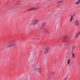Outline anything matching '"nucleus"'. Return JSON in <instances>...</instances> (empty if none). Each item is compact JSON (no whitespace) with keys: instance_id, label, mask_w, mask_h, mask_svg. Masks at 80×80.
I'll return each instance as SVG.
<instances>
[{"instance_id":"1","label":"nucleus","mask_w":80,"mask_h":80,"mask_svg":"<svg viewBox=\"0 0 80 80\" xmlns=\"http://www.w3.org/2000/svg\"><path fill=\"white\" fill-rule=\"evenodd\" d=\"M35 67V64H33L32 66V70L33 71H37L39 73H40L42 72V69L41 68H38Z\"/></svg>"},{"instance_id":"2","label":"nucleus","mask_w":80,"mask_h":80,"mask_svg":"<svg viewBox=\"0 0 80 80\" xmlns=\"http://www.w3.org/2000/svg\"><path fill=\"white\" fill-rule=\"evenodd\" d=\"M15 42H9L8 44L7 45V48H10V47H11L15 46Z\"/></svg>"},{"instance_id":"3","label":"nucleus","mask_w":80,"mask_h":80,"mask_svg":"<svg viewBox=\"0 0 80 80\" xmlns=\"http://www.w3.org/2000/svg\"><path fill=\"white\" fill-rule=\"evenodd\" d=\"M40 21L38 20H35V21L31 24V26H35L37 23H38Z\"/></svg>"},{"instance_id":"4","label":"nucleus","mask_w":80,"mask_h":80,"mask_svg":"<svg viewBox=\"0 0 80 80\" xmlns=\"http://www.w3.org/2000/svg\"><path fill=\"white\" fill-rule=\"evenodd\" d=\"M44 33L45 34H49V31H48V29L47 28L44 29Z\"/></svg>"},{"instance_id":"5","label":"nucleus","mask_w":80,"mask_h":80,"mask_svg":"<svg viewBox=\"0 0 80 80\" xmlns=\"http://www.w3.org/2000/svg\"><path fill=\"white\" fill-rule=\"evenodd\" d=\"M79 21L78 20H76L74 22V25L75 26H78L79 25Z\"/></svg>"},{"instance_id":"6","label":"nucleus","mask_w":80,"mask_h":80,"mask_svg":"<svg viewBox=\"0 0 80 80\" xmlns=\"http://www.w3.org/2000/svg\"><path fill=\"white\" fill-rule=\"evenodd\" d=\"M50 49V48H46L45 49V51L44 53L45 54H47L48 53V50Z\"/></svg>"},{"instance_id":"7","label":"nucleus","mask_w":80,"mask_h":80,"mask_svg":"<svg viewBox=\"0 0 80 80\" xmlns=\"http://www.w3.org/2000/svg\"><path fill=\"white\" fill-rule=\"evenodd\" d=\"M63 2V1H58L57 2L58 3H59L60 4L62 3Z\"/></svg>"},{"instance_id":"8","label":"nucleus","mask_w":80,"mask_h":80,"mask_svg":"<svg viewBox=\"0 0 80 80\" xmlns=\"http://www.w3.org/2000/svg\"><path fill=\"white\" fill-rule=\"evenodd\" d=\"M73 16H71V19L70 20V22H72V21L73 20Z\"/></svg>"},{"instance_id":"9","label":"nucleus","mask_w":80,"mask_h":80,"mask_svg":"<svg viewBox=\"0 0 80 80\" xmlns=\"http://www.w3.org/2000/svg\"><path fill=\"white\" fill-rule=\"evenodd\" d=\"M80 3V0H78L77 2H75L76 5H78Z\"/></svg>"},{"instance_id":"10","label":"nucleus","mask_w":80,"mask_h":80,"mask_svg":"<svg viewBox=\"0 0 80 80\" xmlns=\"http://www.w3.org/2000/svg\"><path fill=\"white\" fill-rule=\"evenodd\" d=\"M72 58H75V53L73 52L72 53Z\"/></svg>"},{"instance_id":"11","label":"nucleus","mask_w":80,"mask_h":80,"mask_svg":"<svg viewBox=\"0 0 80 80\" xmlns=\"http://www.w3.org/2000/svg\"><path fill=\"white\" fill-rule=\"evenodd\" d=\"M31 9V11H32V10H37V8H32Z\"/></svg>"},{"instance_id":"12","label":"nucleus","mask_w":80,"mask_h":80,"mask_svg":"<svg viewBox=\"0 0 80 80\" xmlns=\"http://www.w3.org/2000/svg\"><path fill=\"white\" fill-rule=\"evenodd\" d=\"M66 39H62V42L63 43H66V42H67V40Z\"/></svg>"},{"instance_id":"13","label":"nucleus","mask_w":80,"mask_h":80,"mask_svg":"<svg viewBox=\"0 0 80 80\" xmlns=\"http://www.w3.org/2000/svg\"><path fill=\"white\" fill-rule=\"evenodd\" d=\"M46 26V23L45 22H44L43 23H42V27H45V26Z\"/></svg>"},{"instance_id":"14","label":"nucleus","mask_w":80,"mask_h":80,"mask_svg":"<svg viewBox=\"0 0 80 80\" xmlns=\"http://www.w3.org/2000/svg\"><path fill=\"white\" fill-rule=\"evenodd\" d=\"M67 36H64L63 37V39H67Z\"/></svg>"},{"instance_id":"15","label":"nucleus","mask_w":80,"mask_h":80,"mask_svg":"<svg viewBox=\"0 0 80 80\" xmlns=\"http://www.w3.org/2000/svg\"><path fill=\"white\" fill-rule=\"evenodd\" d=\"M51 75H55V72L54 71H52L51 72Z\"/></svg>"},{"instance_id":"16","label":"nucleus","mask_w":80,"mask_h":80,"mask_svg":"<svg viewBox=\"0 0 80 80\" xmlns=\"http://www.w3.org/2000/svg\"><path fill=\"white\" fill-rule=\"evenodd\" d=\"M75 48V45H73L72 46V48L73 50H74V49Z\"/></svg>"},{"instance_id":"17","label":"nucleus","mask_w":80,"mask_h":80,"mask_svg":"<svg viewBox=\"0 0 80 80\" xmlns=\"http://www.w3.org/2000/svg\"><path fill=\"white\" fill-rule=\"evenodd\" d=\"M70 62V59H68V63H67L68 65H69Z\"/></svg>"},{"instance_id":"18","label":"nucleus","mask_w":80,"mask_h":80,"mask_svg":"<svg viewBox=\"0 0 80 80\" xmlns=\"http://www.w3.org/2000/svg\"><path fill=\"white\" fill-rule=\"evenodd\" d=\"M80 31H79L78 33V34H77L76 37H77L79 35H80Z\"/></svg>"},{"instance_id":"19","label":"nucleus","mask_w":80,"mask_h":80,"mask_svg":"<svg viewBox=\"0 0 80 80\" xmlns=\"http://www.w3.org/2000/svg\"><path fill=\"white\" fill-rule=\"evenodd\" d=\"M28 11H32L31 9H29L28 10Z\"/></svg>"},{"instance_id":"20","label":"nucleus","mask_w":80,"mask_h":80,"mask_svg":"<svg viewBox=\"0 0 80 80\" xmlns=\"http://www.w3.org/2000/svg\"><path fill=\"white\" fill-rule=\"evenodd\" d=\"M60 47H62V45H60Z\"/></svg>"},{"instance_id":"21","label":"nucleus","mask_w":80,"mask_h":80,"mask_svg":"<svg viewBox=\"0 0 80 80\" xmlns=\"http://www.w3.org/2000/svg\"><path fill=\"white\" fill-rule=\"evenodd\" d=\"M54 78L53 77L52 78V79H53Z\"/></svg>"},{"instance_id":"22","label":"nucleus","mask_w":80,"mask_h":80,"mask_svg":"<svg viewBox=\"0 0 80 80\" xmlns=\"http://www.w3.org/2000/svg\"><path fill=\"white\" fill-rule=\"evenodd\" d=\"M40 39V38H38V40H39Z\"/></svg>"}]
</instances>
